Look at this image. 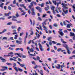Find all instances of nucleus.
Wrapping results in <instances>:
<instances>
[{"mask_svg": "<svg viewBox=\"0 0 75 75\" xmlns=\"http://www.w3.org/2000/svg\"><path fill=\"white\" fill-rule=\"evenodd\" d=\"M60 67L62 68L65 67V66L64 65H61Z\"/></svg>", "mask_w": 75, "mask_h": 75, "instance_id": "57", "label": "nucleus"}, {"mask_svg": "<svg viewBox=\"0 0 75 75\" xmlns=\"http://www.w3.org/2000/svg\"><path fill=\"white\" fill-rule=\"evenodd\" d=\"M7 31V29H4V30H3V32L4 33H5V32H6V31Z\"/></svg>", "mask_w": 75, "mask_h": 75, "instance_id": "64", "label": "nucleus"}, {"mask_svg": "<svg viewBox=\"0 0 75 75\" xmlns=\"http://www.w3.org/2000/svg\"><path fill=\"white\" fill-rule=\"evenodd\" d=\"M35 72V74L34 73H33V75H38V74L37 73V72H36V71L35 70L34 71Z\"/></svg>", "mask_w": 75, "mask_h": 75, "instance_id": "32", "label": "nucleus"}, {"mask_svg": "<svg viewBox=\"0 0 75 75\" xmlns=\"http://www.w3.org/2000/svg\"><path fill=\"white\" fill-rule=\"evenodd\" d=\"M62 7L64 8H63L64 13L66 14H68V10H67L68 7L66 6H67V5L65 4L62 3Z\"/></svg>", "mask_w": 75, "mask_h": 75, "instance_id": "1", "label": "nucleus"}, {"mask_svg": "<svg viewBox=\"0 0 75 75\" xmlns=\"http://www.w3.org/2000/svg\"><path fill=\"white\" fill-rule=\"evenodd\" d=\"M12 21H17V20L14 18H12Z\"/></svg>", "mask_w": 75, "mask_h": 75, "instance_id": "47", "label": "nucleus"}, {"mask_svg": "<svg viewBox=\"0 0 75 75\" xmlns=\"http://www.w3.org/2000/svg\"><path fill=\"white\" fill-rule=\"evenodd\" d=\"M18 68L19 71H20V72H23V69H20V68L19 67H18Z\"/></svg>", "mask_w": 75, "mask_h": 75, "instance_id": "27", "label": "nucleus"}, {"mask_svg": "<svg viewBox=\"0 0 75 75\" xmlns=\"http://www.w3.org/2000/svg\"><path fill=\"white\" fill-rule=\"evenodd\" d=\"M26 57H27V56H26V55H22V58H25Z\"/></svg>", "mask_w": 75, "mask_h": 75, "instance_id": "48", "label": "nucleus"}, {"mask_svg": "<svg viewBox=\"0 0 75 75\" xmlns=\"http://www.w3.org/2000/svg\"><path fill=\"white\" fill-rule=\"evenodd\" d=\"M38 67H39V66H38L37 65H36L35 67H34V69H37L38 68Z\"/></svg>", "mask_w": 75, "mask_h": 75, "instance_id": "41", "label": "nucleus"}, {"mask_svg": "<svg viewBox=\"0 0 75 75\" xmlns=\"http://www.w3.org/2000/svg\"><path fill=\"white\" fill-rule=\"evenodd\" d=\"M33 3L34 4L35 6L37 5V3L33 1Z\"/></svg>", "mask_w": 75, "mask_h": 75, "instance_id": "59", "label": "nucleus"}, {"mask_svg": "<svg viewBox=\"0 0 75 75\" xmlns=\"http://www.w3.org/2000/svg\"><path fill=\"white\" fill-rule=\"evenodd\" d=\"M46 16H47V14H43L42 17L43 18L45 17H46Z\"/></svg>", "mask_w": 75, "mask_h": 75, "instance_id": "60", "label": "nucleus"}, {"mask_svg": "<svg viewBox=\"0 0 75 75\" xmlns=\"http://www.w3.org/2000/svg\"><path fill=\"white\" fill-rule=\"evenodd\" d=\"M36 9L37 10H38L39 11V12L41 13V8H40V7L37 6L35 7Z\"/></svg>", "mask_w": 75, "mask_h": 75, "instance_id": "11", "label": "nucleus"}, {"mask_svg": "<svg viewBox=\"0 0 75 75\" xmlns=\"http://www.w3.org/2000/svg\"><path fill=\"white\" fill-rule=\"evenodd\" d=\"M6 74V72H4L2 73H1V75H5V74ZM2 75H1V74Z\"/></svg>", "mask_w": 75, "mask_h": 75, "instance_id": "61", "label": "nucleus"}, {"mask_svg": "<svg viewBox=\"0 0 75 75\" xmlns=\"http://www.w3.org/2000/svg\"><path fill=\"white\" fill-rule=\"evenodd\" d=\"M21 29V28L20 27H19L18 28V31H20V30Z\"/></svg>", "mask_w": 75, "mask_h": 75, "instance_id": "46", "label": "nucleus"}, {"mask_svg": "<svg viewBox=\"0 0 75 75\" xmlns=\"http://www.w3.org/2000/svg\"><path fill=\"white\" fill-rule=\"evenodd\" d=\"M30 31L31 32L30 34V35H34V34L33 31L32 30H30Z\"/></svg>", "mask_w": 75, "mask_h": 75, "instance_id": "21", "label": "nucleus"}, {"mask_svg": "<svg viewBox=\"0 0 75 75\" xmlns=\"http://www.w3.org/2000/svg\"><path fill=\"white\" fill-rule=\"evenodd\" d=\"M55 67L57 69H60L61 68V65L60 64H57V66L55 65Z\"/></svg>", "mask_w": 75, "mask_h": 75, "instance_id": "14", "label": "nucleus"}, {"mask_svg": "<svg viewBox=\"0 0 75 75\" xmlns=\"http://www.w3.org/2000/svg\"><path fill=\"white\" fill-rule=\"evenodd\" d=\"M7 56V57H10V56H11V57H13V56H14V54L13 52H11L8 53V55Z\"/></svg>", "mask_w": 75, "mask_h": 75, "instance_id": "5", "label": "nucleus"}, {"mask_svg": "<svg viewBox=\"0 0 75 75\" xmlns=\"http://www.w3.org/2000/svg\"><path fill=\"white\" fill-rule=\"evenodd\" d=\"M13 33L12 34L13 35H15V34H17V31L16 30H13Z\"/></svg>", "mask_w": 75, "mask_h": 75, "instance_id": "13", "label": "nucleus"}, {"mask_svg": "<svg viewBox=\"0 0 75 75\" xmlns=\"http://www.w3.org/2000/svg\"><path fill=\"white\" fill-rule=\"evenodd\" d=\"M46 6H47V7L45 8V9L46 11H48V10L49 9H50V7H49V6L47 4H46Z\"/></svg>", "mask_w": 75, "mask_h": 75, "instance_id": "9", "label": "nucleus"}, {"mask_svg": "<svg viewBox=\"0 0 75 75\" xmlns=\"http://www.w3.org/2000/svg\"><path fill=\"white\" fill-rule=\"evenodd\" d=\"M18 61H20V62H21L22 61V60H21V59L18 58Z\"/></svg>", "mask_w": 75, "mask_h": 75, "instance_id": "50", "label": "nucleus"}, {"mask_svg": "<svg viewBox=\"0 0 75 75\" xmlns=\"http://www.w3.org/2000/svg\"><path fill=\"white\" fill-rule=\"evenodd\" d=\"M45 4L44 3H42L41 4V7H44V6Z\"/></svg>", "mask_w": 75, "mask_h": 75, "instance_id": "44", "label": "nucleus"}, {"mask_svg": "<svg viewBox=\"0 0 75 75\" xmlns=\"http://www.w3.org/2000/svg\"><path fill=\"white\" fill-rule=\"evenodd\" d=\"M51 10H53V11H54V8H55V7L54 6H51Z\"/></svg>", "mask_w": 75, "mask_h": 75, "instance_id": "33", "label": "nucleus"}, {"mask_svg": "<svg viewBox=\"0 0 75 75\" xmlns=\"http://www.w3.org/2000/svg\"><path fill=\"white\" fill-rule=\"evenodd\" d=\"M2 67L4 68V69H5V70H6L7 69H8V68L7 67Z\"/></svg>", "mask_w": 75, "mask_h": 75, "instance_id": "36", "label": "nucleus"}, {"mask_svg": "<svg viewBox=\"0 0 75 75\" xmlns=\"http://www.w3.org/2000/svg\"><path fill=\"white\" fill-rule=\"evenodd\" d=\"M16 43H17V44H21V42H22V41H19L18 40H16Z\"/></svg>", "mask_w": 75, "mask_h": 75, "instance_id": "12", "label": "nucleus"}, {"mask_svg": "<svg viewBox=\"0 0 75 75\" xmlns=\"http://www.w3.org/2000/svg\"><path fill=\"white\" fill-rule=\"evenodd\" d=\"M64 33H68V30H64Z\"/></svg>", "mask_w": 75, "mask_h": 75, "instance_id": "53", "label": "nucleus"}, {"mask_svg": "<svg viewBox=\"0 0 75 75\" xmlns=\"http://www.w3.org/2000/svg\"><path fill=\"white\" fill-rule=\"evenodd\" d=\"M67 28H70V25L69 24H67Z\"/></svg>", "mask_w": 75, "mask_h": 75, "instance_id": "58", "label": "nucleus"}, {"mask_svg": "<svg viewBox=\"0 0 75 75\" xmlns=\"http://www.w3.org/2000/svg\"><path fill=\"white\" fill-rule=\"evenodd\" d=\"M0 59L1 60H2V61L3 62H6V60L5 59H4L1 57H0Z\"/></svg>", "mask_w": 75, "mask_h": 75, "instance_id": "17", "label": "nucleus"}, {"mask_svg": "<svg viewBox=\"0 0 75 75\" xmlns=\"http://www.w3.org/2000/svg\"><path fill=\"white\" fill-rule=\"evenodd\" d=\"M6 65H13V64L11 63H8V62L6 63Z\"/></svg>", "mask_w": 75, "mask_h": 75, "instance_id": "31", "label": "nucleus"}, {"mask_svg": "<svg viewBox=\"0 0 75 75\" xmlns=\"http://www.w3.org/2000/svg\"><path fill=\"white\" fill-rule=\"evenodd\" d=\"M51 51L52 52H53V53H55V51L54 50H51Z\"/></svg>", "mask_w": 75, "mask_h": 75, "instance_id": "37", "label": "nucleus"}, {"mask_svg": "<svg viewBox=\"0 0 75 75\" xmlns=\"http://www.w3.org/2000/svg\"><path fill=\"white\" fill-rule=\"evenodd\" d=\"M58 33H59L62 36H63V35H64V33H63V32H62L59 31Z\"/></svg>", "mask_w": 75, "mask_h": 75, "instance_id": "19", "label": "nucleus"}, {"mask_svg": "<svg viewBox=\"0 0 75 75\" xmlns=\"http://www.w3.org/2000/svg\"><path fill=\"white\" fill-rule=\"evenodd\" d=\"M75 4H74V5H73L72 6V7L74 8V10L75 12Z\"/></svg>", "mask_w": 75, "mask_h": 75, "instance_id": "34", "label": "nucleus"}, {"mask_svg": "<svg viewBox=\"0 0 75 75\" xmlns=\"http://www.w3.org/2000/svg\"><path fill=\"white\" fill-rule=\"evenodd\" d=\"M30 55H31V56H33L34 57V56H35L36 54L35 53H34L33 54H30Z\"/></svg>", "mask_w": 75, "mask_h": 75, "instance_id": "45", "label": "nucleus"}, {"mask_svg": "<svg viewBox=\"0 0 75 75\" xmlns=\"http://www.w3.org/2000/svg\"><path fill=\"white\" fill-rule=\"evenodd\" d=\"M62 51V48H59L57 50V51H58V52H59V51Z\"/></svg>", "mask_w": 75, "mask_h": 75, "instance_id": "40", "label": "nucleus"}, {"mask_svg": "<svg viewBox=\"0 0 75 75\" xmlns=\"http://www.w3.org/2000/svg\"><path fill=\"white\" fill-rule=\"evenodd\" d=\"M42 27L43 28H44V30H45V31H47V30H48V28H47L46 26H43Z\"/></svg>", "mask_w": 75, "mask_h": 75, "instance_id": "23", "label": "nucleus"}, {"mask_svg": "<svg viewBox=\"0 0 75 75\" xmlns=\"http://www.w3.org/2000/svg\"><path fill=\"white\" fill-rule=\"evenodd\" d=\"M17 27L15 26H11V28H12V29H14V28H16Z\"/></svg>", "mask_w": 75, "mask_h": 75, "instance_id": "42", "label": "nucleus"}, {"mask_svg": "<svg viewBox=\"0 0 75 75\" xmlns=\"http://www.w3.org/2000/svg\"><path fill=\"white\" fill-rule=\"evenodd\" d=\"M27 49L28 50H29L30 52H34V50H33V49L32 48L30 49V47H27Z\"/></svg>", "mask_w": 75, "mask_h": 75, "instance_id": "6", "label": "nucleus"}, {"mask_svg": "<svg viewBox=\"0 0 75 75\" xmlns=\"http://www.w3.org/2000/svg\"><path fill=\"white\" fill-rule=\"evenodd\" d=\"M18 9L19 10H21V12H22V13H22L21 14L22 16H24V15L25 14V13H26L24 11V10H23L21 8H18Z\"/></svg>", "mask_w": 75, "mask_h": 75, "instance_id": "2", "label": "nucleus"}, {"mask_svg": "<svg viewBox=\"0 0 75 75\" xmlns=\"http://www.w3.org/2000/svg\"><path fill=\"white\" fill-rule=\"evenodd\" d=\"M67 52L68 54H71V52H70V51L69 50V48H68V49H67Z\"/></svg>", "mask_w": 75, "mask_h": 75, "instance_id": "26", "label": "nucleus"}, {"mask_svg": "<svg viewBox=\"0 0 75 75\" xmlns=\"http://www.w3.org/2000/svg\"><path fill=\"white\" fill-rule=\"evenodd\" d=\"M57 1H59V2L57 3V7H58V6H59V4H61V1L62 0H56Z\"/></svg>", "mask_w": 75, "mask_h": 75, "instance_id": "8", "label": "nucleus"}, {"mask_svg": "<svg viewBox=\"0 0 75 75\" xmlns=\"http://www.w3.org/2000/svg\"><path fill=\"white\" fill-rule=\"evenodd\" d=\"M35 35L38 38V39L39 38H40V35H39V34H38V33L36 32L35 33Z\"/></svg>", "mask_w": 75, "mask_h": 75, "instance_id": "18", "label": "nucleus"}, {"mask_svg": "<svg viewBox=\"0 0 75 75\" xmlns=\"http://www.w3.org/2000/svg\"><path fill=\"white\" fill-rule=\"evenodd\" d=\"M12 24V22H9L7 23V25H11Z\"/></svg>", "mask_w": 75, "mask_h": 75, "instance_id": "52", "label": "nucleus"}, {"mask_svg": "<svg viewBox=\"0 0 75 75\" xmlns=\"http://www.w3.org/2000/svg\"><path fill=\"white\" fill-rule=\"evenodd\" d=\"M14 69H15L16 70V71H17V72H18V69H17V68L16 67H14Z\"/></svg>", "mask_w": 75, "mask_h": 75, "instance_id": "38", "label": "nucleus"}, {"mask_svg": "<svg viewBox=\"0 0 75 75\" xmlns=\"http://www.w3.org/2000/svg\"><path fill=\"white\" fill-rule=\"evenodd\" d=\"M40 73L41 75H44V73H43V71H42V70H40Z\"/></svg>", "mask_w": 75, "mask_h": 75, "instance_id": "29", "label": "nucleus"}, {"mask_svg": "<svg viewBox=\"0 0 75 75\" xmlns=\"http://www.w3.org/2000/svg\"><path fill=\"white\" fill-rule=\"evenodd\" d=\"M10 47H16V45H10Z\"/></svg>", "mask_w": 75, "mask_h": 75, "instance_id": "49", "label": "nucleus"}, {"mask_svg": "<svg viewBox=\"0 0 75 75\" xmlns=\"http://www.w3.org/2000/svg\"><path fill=\"white\" fill-rule=\"evenodd\" d=\"M53 26H54V27H57L58 25L57 24V23H54L53 24Z\"/></svg>", "mask_w": 75, "mask_h": 75, "instance_id": "39", "label": "nucleus"}, {"mask_svg": "<svg viewBox=\"0 0 75 75\" xmlns=\"http://www.w3.org/2000/svg\"><path fill=\"white\" fill-rule=\"evenodd\" d=\"M16 65H17V64H16V63H13V67H14H14H16Z\"/></svg>", "mask_w": 75, "mask_h": 75, "instance_id": "63", "label": "nucleus"}, {"mask_svg": "<svg viewBox=\"0 0 75 75\" xmlns=\"http://www.w3.org/2000/svg\"><path fill=\"white\" fill-rule=\"evenodd\" d=\"M70 37H74L73 38V40L75 41V34L74 33H70Z\"/></svg>", "mask_w": 75, "mask_h": 75, "instance_id": "4", "label": "nucleus"}, {"mask_svg": "<svg viewBox=\"0 0 75 75\" xmlns=\"http://www.w3.org/2000/svg\"><path fill=\"white\" fill-rule=\"evenodd\" d=\"M61 40L62 42H63L64 44H65V43H67V42L64 41V39L62 38L61 39Z\"/></svg>", "mask_w": 75, "mask_h": 75, "instance_id": "25", "label": "nucleus"}, {"mask_svg": "<svg viewBox=\"0 0 75 75\" xmlns=\"http://www.w3.org/2000/svg\"><path fill=\"white\" fill-rule=\"evenodd\" d=\"M38 45L40 47V49L41 51H44V49L42 48V45H41L40 43H38Z\"/></svg>", "mask_w": 75, "mask_h": 75, "instance_id": "3", "label": "nucleus"}, {"mask_svg": "<svg viewBox=\"0 0 75 75\" xmlns=\"http://www.w3.org/2000/svg\"><path fill=\"white\" fill-rule=\"evenodd\" d=\"M52 42L53 44H56L57 43V42H55L54 41H52Z\"/></svg>", "mask_w": 75, "mask_h": 75, "instance_id": "35", "label": "nucleus"}, {"mask_svg": "<svg viewBox=\"0 0 75 75\" xmlns=\"http://www.w3.org/2000/svg\"><path fill=\"white\" fill-rule=\"evenodd\" d=\"M17 63H18V64H19L20 66L21 67H25V64H20V63L19 62H17Z\"/></svg>", "mask_w": 75, "mask_h": 75, "instance_id": "7", "label": "nucleus"}, {"mask_svg": "<svg viewBox=\"0 0 75 75\" xmlns=\"http://www.w3.org/2000/svg\"><path fill=\"white\" fill-rule=\"evenodd\" d=\"M4 4L3 3H1V5H0V7H1V8H3V5Z\"/></svg>", "mask_w": 75, "mask_h": 75, "instance_id": "24", "label": "nucleus"}, {"mask_svg": "<svg viewBox=\"0 0 75 75\" xmlns=\"http://www.w3.org/2000/svg\"><path fill=\"white\" fill-rule=\"evenodd\" d=\"M7 38L6 37H4L2 39V40H7Z\"/></svg>", "mask_w": 75, "mask_h": 75, "instance_id": "56", "label": "nucleus"}, {"mask_svg": "<svg viewBox=\"0 0 75 75\" xmlns=\"http://www.w3.org/2000/svg\"><path fill=\"white\" fill-rule=\"evenodd\" d=\"M10 47V45H8L7 46H4V48H8V47Z\"/></svg>", "mask_w": 75, "mask_h": 75, "instance_id": "54", "label": "nucleus"}, {"mask_svg": "<svg viewBox=\"0 0 75 75\" xmlns=\"http://www.w3.org/2000/svg\"><path fill=\"white\" fill-rule=\"evenodd\" d=\"M63 47H65V48H66V49L69 48L68 47V45H67L65 44H63Z\"/></svg>", "mask_w": 75, "mask_h": 75, "instance_id": "16", "label": "nucleus"}, {"mask_svg": "<svg viewBox=\"0 0 75 75\" xmlns=\"http://www.w3.org/2000/svg\"><path fill=\"white\" fill-rule=\"evenodd\" d=\"M47 20V19H46L45 20L44 22H43L42 23V27H44L45 26V25H46L47 24V22H46V21Z\"/></svg>", "mask_w": 75, "mask_h": 75, "instance_id": "10", "label": "nucleus"}, {"mask_svg": "<svg viewBox=\"0 0 75 75\" xmlns=\"http://www.w3.org/2000/svg\"><path fill=\"white\" fill-rule=\"evenodd\" d=\"M57 8H58V9L59 10H61V8L59 7L58 8V6H57V7L56 8V11L57 13H59V12L58 11V9H57Z\"/></svg>", "mask_w": 75, "mask_h": 75, "instance_id": "15", "label": "nucleus"}, {"mask_svg": "<svg viewBox=\"0 0 75 75\" xmlns=\"http://www.w3.org/2000/svg\"><path fill=\"white\" fill-rule=\"evenodd\" d=\"M36 58H37V60L38 61V60H39L40 59V57L39 56H37L36 57Z\"/></svg>", "mask_w": 75, "mask_h": 75, "instance_id": "43", "label": "nucleus"}, {"mask_svg": "<svg viewBox=\"0 0 75 75\" xmlns=\"http://www.w3.org/2000/svg\"><path fill=\"white\" fill-rule=\"evenodd\" d=\"M9 14H11V12H9L8 13H5L4 14L5 16H8Z\"/></svg>", "mask_w": 75, "mask_h": 75, "instance_id": "20", "label": "nucleus"}, {"mask_svg": "<svg viewBox=\"0 0 75 75\" xmlns=\"http://www.w3.org/2000/svg\"><path fill=\"white\" fill-rule=\"evenodd\" d=\"M52 2H53V3L54 4V5H57V2L56 1H52Z\"/></svg>", "mask_w": 75, "mask_h": 75, "instance_id": "28", "label": "nucleus"}, {"mask_svg": "<svg viewBox=\"0 0 75 75\" xmlns=\"http://www.w3.org/2000/svg\"><path fill=\"white\" fill-rule=\"evenodd\" d=\"M8 9L9 10H11V7L10 6H8Z\"/></svg>", "mask_w": 75, "mask_h": 75, "instance_id": "51", "label": "nucleus"}, {"mask_svg": "<svg viewBox=\"0 0 75 75\" xmlns=\"http://www.w3.org/2000/svg\"><path fill=\"white\" fill-rule=\"evenodd\" d=\"M73 57H74V59H75V55H74L72 56V57H69V59H73Z\"/></svg>", "mask_w": 75, "mask_h": 75, "instance_id": "30", "label": "nucleus"}, {"mask_svg": "<svg viewBox=\"0 0 75 75\" xmlns=\"http://www.w3.org/2000/svg\"><path fill=\"white\" fill-rule=\"evenodd\" d=\"M22 22V21H18L16 22V23H21Z\"/></svg>", "mask_w": 75, "mask_h": 75, "instance_id": "55", "label": "nucleus"}, {"mask_svg": "<svg viewBox=\"0 0 75 75\" xmlns=\"http://www.w3.org/2000/svg\"><path fill=\"white\" fill-rule=\"evenodd\" d=\"M52 38L51 37H50L48 38L47 40H48L50 42H51V39Z\"/></svg>", "mask_w": 75, "mask_h": 75, "instance_id": "22", "label": "nucleus"}, {"mask_svg": "<svg viewBox=\"0 0 75 75\" xmlns=\"http://www.w3.org/2000/svg\"><path fill=\"white\" fill-rule=\"evenodd\" d=\"M16 0H14L13 1V4H15L16 3Z\"/></svg>", "mask_w": 75, "mask_h": 75, "instance_id": "62", "label": "nucleus"}]
</instances>
